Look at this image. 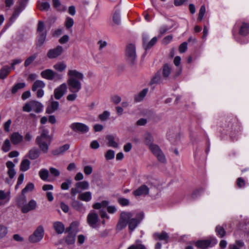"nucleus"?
<instances>
[{"label": "nucleus", "mask_w": 249, "mask_h": 249, "mask_svg": "<svg viewBox=\"0 0 249 249\" xmlns=\"http://www.w3.org/2000/svg\"><path fill=\"white\" fill-rule=\"evenodd\" d=\"M143 217L144 213L142 212H122L120 213L117 229L122 230L128 224L129 230L132 232L140 223Z\"/></svg>", "instance_id": "obj_1"}, {"label": "nucleus", "mask_w": 249, "mask_h": 249, "mask_svg": "<svg viewBox=\"0 0 249 249\" xmlns=\"http://www.w3.org/2000/svg\"><path fill=\"white\" fill-rule=\"evenodd\" d=\"M67 88L71 92H78L82 88L81 81L84 75L76 70L70 69L68 71Z\"/></svg>", "instance_id": "obj_2"}, {"label": "nucleus", "mask_w": 249, "mask_h": 249, "mask_svg": "<svg viewBox=\"0 0 249 249\" xmlns=\"http://www.w3.org/2000/svg\"><path fill=\"white\" fill-rule=\"evenodd\" d=\"M49 131L44 126L40 127V135L36 139V143L39 146L41 150L46 153L48 152L49 145L51 142V137L49 135Z\"/></svg>", "instance_id": "obj_3"}, {"label": "nucleus", "mask_w": 249, "mask_h": 249, "mask_svg": "<svg viewBox=\"0 0 249 249\" xmlns=\"http://www.w3.org/2000/svg\"><path fill=\"white\" fill-rule=\"evenodd\" d=\"M43 106L41 103L35 100L30 101L26 103L22 107V110L26 112L33 111L39 113L42 111Z\"/></svg>", "instance_id": "obj_4"}, {"label": "nucleus", "mask_w": 249, "mask_h": 249, "mask_svg": "<svg viewBox=\"0 0 249 249\" xmlns=\"http://www.w3.org/2000/svg\"><path fill=\"white\" fill-rule=\"evenodd\" d=\"M40 75L42 78L49 80L56 81L62 79V75L58 74L51 69H46L42 71Z\"/></svg>", "instance_id": "obj_5"}, {"label": "nucleus", "mask_w": 249, "mask_h": 249, "mask_svg": "<svg viewBox=\"0 0 249 249\" xmlns=\"http://www.w3.org/2000/svg\"><path fill=\"white\" fill-rule=\"evenodd\" d=\"M44 231L42 226H38L33 233L29 237V241L32 243L40 242L43 238Z\"/></svg>", "instance_id": "obj_6"}, {"label": "nucleus", "mask_w": 249, "mask_h": 249, "mask_svg": "<svg viewBox=\"0 0 249 249\" xmlns=\"http://www.w3.org/2000/svg\"><path fill=\"white\" fill-rule=\"evenodd\" d=\"M89 183L87 181H82L76 182L74 187L71 189V194L74 197L78 193H80L83 190H87L89 188Z\"/></svg>", "instance_id": "obj_7"}, {"label": "nucleus", "mask_w": 249, "mask_h": 249, "mask_svg": "<svg viewBox=\"0 0 249 249\" xmlns=\"http://www.w3.org/2000/svg\"><path fill=\"white\" fill-rule=\"evenodd\" d=\"M150 150L153 155H154L158 160L161 162H165L166 161L165 157L160 149V147L157 145L153 144L149 147Z\"/></svg>", "instance_id": "obj_8"}, {"label": "nucleus", "mask_w": 249, "mask_h": 249, "mask_svg": "<svg viewBox=\"0 0 249 249\" xmlns=\"http://www.w3.org/2000/svg\"><path fill=\"white\" fill-rule=\"evenodd\" d=\"M217 241L214 238H211L206 240H199L196 243V246L203 249L208 247H212L216 244Z\"/></svg>", "instance_id": "obj_9"}, {"label": "nucleus", "mask_w": 249, "mask_h": 249, "mask_svg": "<svg viewBox=\"0 0 249 249\" xmlns=\"http://www.w3.org/2000/svg\"><path fill=\"white\" fill-rule=\"evenodd\" d=\"M71 129L75 132L86 133L89 131V127L81 123H73L70 125Z\"/></svg>", "instance_id": "obj_10"}, {"label": "nucleus", "mask_w": 249, "mask_h": 249, "mask_svg": "<svg viewBox=\"0 0 249 249\" xmlns=\"http://www.w3.org/2000/svg\"><path fill=\"white\" fill-rule=\"evenodd\" d=\"M125 54L128 61L133 63L136 58V48L134 45L129 44L127 45Z\"/></svg>", "instance_id": "obj_11"}, {"label": "nucleus", "mask_w": 249, "mask_h": 249, "mask_svg": "<svg viewBox=\"0 0 249 249\" xmlns=\"http://www.w3.org/2000/svg\"><path fill=\"white\" fill-rule=\"evenodd\" d=\"M99 221L98 215L94 211L89 213L87 216V222L92 228H96L98 226Z\"/></svg>", "instance_id": "obj_12"}, {"label": "nucleus", "mask_w": 249, "mask_h": 249, "mask_svg": "<svg viewBox=\"0 0 249 249\" xmlns=\"http://www.w3.org/2000/svg\"><path fill=\"white\" fill-rule=\"evenodd\" d=\"M67 84L64 83L54 90V97L55 99L59 100L65 94L67 90Z\"/></svg>", "instance_id": "obj_13"}, {"label": "nucleus", "mask_w": 249, "mask_h": 249, "mask_svg": "<svg viewBox=\"0 0 249 249\" xmlns=\"http://www.w3.org/2000/svg\"><path fill=\"white\" fill-rule=\"evenodd\" d=\"M63 52V48L61 46H57L53 49L48 51L47 55L50 59H53L60 56Z\"/></svg>", "instance_id": "obj_14"}, {"label": "nucleus", "mask_w": 249, "mask_h": 249, "mask_svg": "<svg viewBox=\"0 0 249 249\" xmlns=\"http://www.w3.org/2000/svg\"><path fill=\"white\" fill-rule=\"evenodd\" d=\"M37 207V203L34 200L31 199L27 204H25L21 208V212L23 213H26L30 211L34 210Z\"/></svg>", "instance_id": "obj_15"}, {"label": "nucleus", "mask_w": 249, "mask_h": 249, "mask_svg": "<svg viewBox=\"0 0 249 249\" xmlns=\"http://www.w3.org/2000/svg\"><path fill=\"white\" fill-rule=\"evenodd\" d=\"M149 189L145 185H142L133 192V194L135 196H145L149 194Z\"/></svg>", "instance_id": "obj_16"}, {"label": "nucleus", "mask_w": 249, "mask_h": 249, "mask_svg": "<svg viewBox=\"0 0 249 249\" xmlns=\"http://www.w3.org/2000/svg\"><path fill=\"white\" fill-rule=\"evenodd\" d=\"M10 199V192H5L0 190V206L4 205L8 203Z\"/></svg>", "instance_id": "obj_17"}, {"label": "nucleus", "mask_w": 249, "mask_h": 249, "mask_svg": "<svg viewBox=\"0 0 249 249\" xmlns=\"http://www.w3.org/2000/svg\"><path fill=\"white\" fill-rule=\"evenodd\" d=\"M25 6H24V3L22 2V1L19 2V5L17 8L15 9L14 12L13 13L11 18V21L12 22H14L17 18L19 16L20 13L24 9Z\"/></svg>", "instance_id": "obj_18"}, {"label": "nucleus", "mask_w": 249, "mask_h": 249, "mask_svg": "<svg viewBox=\"0 0 249 249\" xmlns=\"http://www.w3.org/2000/svg\"><path fill=\"white\" fill-rule=\"evenodd\" d=\"M10 140L12 143L17 145L21 142L23 139V136L18 132H14L10 135Z\"/></svg>", "instance_id": "obj_19"}, {"label": "nucleus", "mask_w": 249, "mask_h": 249, "mask_svg": "<svg viewBox=\"0 0 249 249\" xmlns=\"http://www.w3.org/2000/svg\"><path fill=\"white\" fill-rule=\"evenodd\" d=\"M163 78L161 76V73L160 71H157L155 74L153 76L150 82V85L152 86L153 85L160 84L162 82Z\"/></svg>", "instance_id": "obj_20"}, {"label": "nucleus", "mask_w": 249, "mask_h": 249, "mask_svg": "<svg viewBox=\"0 0 249 249\" xmlns=\"http://www.w3.org/2000/svg\"><path fill=\"white\" fill-rule=\"evenodd\" d=\"M6 165L8 169L7 171L8 176L11 179H12L14 177L16 173L14 169L15 165L11 161H7L6 163Z\"/></svg>", "instance_id": "obj_21"}, {"label": "nucleus", "mask_w": 249, "mask_h": 249, "mask_svg": "<svg viewBox=\"0 0 249 249\" xmlns=\"http://www.w3.org/2000/svg\"><path fill=\"white\" fill-rule=\"evenodd\" d=\"M106 140L107 141L108 146L114 148L118 147V142L115 141V138L112 135H108L106 136Z\"/></svg>", "instance_id": "obj_22"}, {"label": "nucleus", "mask_w": 249, "mask_h": 249, "mask_svg": "<svg viewBox=\"0 0 249 249\" xmlns=\"http://www.w3.org/2000/svg\"><path fill=\"white\" fill-rule=\"evenodd\" d=\"M71 206L75 210L81 213H84L86 211L83 204L78 200H74L72 202Z\"/></svg>", "instance_id": "obj_23"}, {"label": "nucleus", "mask_w": 249, "mask_h": 249, "mask_svg": "<svg viewBox=\"0 0 249 249\" xmlns=\"http://www.w3.org/2000/svg\"><path fill=\"white\" fill-rule=\"evenodd\" d=\"M78 198L82 201L89 202L92 198V194L89 191L80 193Z\"/></svg>", "instance_id": "obj_24"}, {"label": "nucleus", "mask_w": 249, "mask_h": 249, "mask_svg": "<svg viewBox=\"0 0 249 249\" xmlns=\"http://www.w3.org/2000/svg\"><path fill=\"white\" fill-rule=\"evenodd\" d=\"M237 126V123L235 119H231L229 121L228 124H224L222 127L226 131H232L234 127Z\"/></svg>", "instance_id": "obj_25"}, {"label": "nucleus", "mask_w": 249, "mask_h": 249, "mask_svg": "<svg viewBox=\"0 0 249 249\" xmlns=\"http://www.w3.org/2000/svg\"><path fill=\"white\" fill-rule=\"evenodd\" d=\"M249 32V24L243 22L239 30V34L241 36H247Z\"/></svg>", "instance_id": "obj_26"}, {"label": "nucleus", "mask_w": 249, "mask_h": 249, "mask_svg": "<svg viewBox=\"0 0 249 249\" xmlns=\"http://www.w3.org/2000/svg\"><path fill=\"white\" fill-rule=\"evenodd\" d=\"M47 36V33L38 34L36 41V45L38 47L41 46L45 42Z\"/></svg>", "instance_id": "obj_27"}, {"label": "nucleus", "mask_w": 249, "mask_h": 249, "mask_svg": "<svg viewBox=\"0 0 249 249\" xmlns=\"http://www.w3.org/2000/svg\"><path fill=\"white\" fill-rule=\"evenodd\" d=\"M53 227L56 232L58 234H61L64 231V225L60 222H54L53 224Z\"/></svg>", "instance_id": "obj_28"}, {"label": "nucleus", "mask_w": 249, "mask_h": 249, "mask_svg": "<svg viewBox=\"0 0 249 249\" xmlns=\"http://www.w3.org/2000/svg\"><path fill=\"white\" fill-rule=\"evenodd\" d=\"M45 86V84L43 81L37 80L34 82L32 87V90L35 91L39 89H42Z\"/></svg>", "instance_id": "obj_29"}, {"label": "nucleus", "mask_w": 249, "mask_h": 249, "mask_svg": "<svg viewBox=\"0 0 249 249\" xmlns=\"http://www.w3.org/2000/svg\"><path fill=\"white\" fill-rule=\"evenodd\" d=\"M154 237L160 240L168 242L169 236L165 231H162L161 233H155L154 234Z\"/></svg>", "instance_id": "obj_30"}, {"label": "nucleus", "mask_w": 249, "mask_h": 249, "mask_svg": "<svg viewBox=\"0 0 249 249\" xmlns=\"http://www.w3.org/2000/svg\"><path fill=\"white\" fill-rule=\"evenodd\" d=\"M171 71V67L167 64H165L163 66L162 69V77L164 79H166L170 74Z\"/></svg>", "instance_id": "obj_31"}, {"label": "nucleus", "mask_w": 249, "mask_h": 249, "mask_svg": "<svg viewBox=\"0 0 249 249\" xmlns=\"http://www.w3.org/2000/svg\"><path fill=\"white\" fill-rule=\"evenodd\" d=\"M12 69L7 66L3 67L0 70V79H4Z\"/></svg>", "instance_id": "obj_32"}, {"label": "nucleus", "mask_w": 249, "mask_h": 249, "mask_svg": "<svg viewBox=\"0 0 249 249\" xmlns=\"http://www.w3.org/2000/svg\"><path fill=\"white\" fill-rule=\"evenodd\" d=\"M148 91V89H144L141 92H140L138 94L136 95L135 96V100L136 102H141L142 101L146 96Z\"/></svg>", "instance_id": "obj_33"}, {"label": "nucleus", "mask_w": 249, "mask_h": 249, "mask_svg": "<svg viewBox=\"0 0 249 249\" xmlns=\"http://www.w3.org/2000/svg\"><path fill=\"white\" fill-rule=\"evenodd\" d=\"M69 148L70 145L68 144H65L54 150L53 153L54 155H60L68 150L69 149Z\"/></svg>", "instance_id": "obj_34"}, {"label": "nucleus", "mask_w": 249, "mask_h": 249, "mask_svg": "<svg viewBox=\"0 0 249 249\" xmlns=\"http://www.w3.org/2000/svg\"><path fill=\"white\" fill-rule=\"evenodd\" d=\"M30 165V161L27 159H24L20 163V170L21 171L25 172L29 169Z\"/></svg>", "instance_id": "obj_35"}, {"label": "nucleus", "mask_w": 249, "mask_h": 249, "mask_svg": "<svg viewBox=\"0 0 249 249\" xmlns=\"http://www.w3.org/2000/svg\"><path fill=\"white\" fill-rule=\"evenodd\" d=\"M29 158L31 160H35L37 159L39 155V151L36 148H32L28 153Z\"/></svg>", "instance_id": "obj_36"}, {"label": "nucleus", "mask_w": 249, "mask_h": 249, "mask_svg": "<svg viewBox=\"0 0 249 249\" xmlns=\"http://www.w3.org/2000/svg\"><path fill=\"white\" fill-rule=\"evenodd\" d=\"M59 103L57 101H53L51 105L47 108V112L53 113L58 108Z\"/></svg>", "instance_id": "obj_37"}, {"label": "nucleus", "mask_w": 249, "mask_h": 249, "mask_svg": "<svg viewBox=\"0 0 249 249\" xmlns=\"http://www.w3.org/2000/svg\"><path fill=\"white\" fill-rule=\"evenodd\" d=\"M53 6L55 8L60 12L66 11V8L65 6L61 5L59 0H53Z\"/></svg>", "instance_id": "obj_38"}, {"label": "nucleus", "mask_w": 249, "mask_h": 249, "mask_svg": "<svg viewBox=\"0 0 249 249\" xmlns=\"http://www.w3.org/2000/svg\"><path fill=\"white\" fill-rule=\"evenodd\" d=\"M26 203V197L25 195H23L21 193V195L17 198V205L19 207H20L21 208L23 206L25 205Z\"/></svg>", "instance_id": "obj_39"}, {"label": "nucleus", "mask_w": 249, "mask_h": 249, "mask_svg": "<svg viewBox=\"0 0 249 249\" xmlns=\"http://www.w3.org/2000/svg\"><path fill=\"white\" fill-rule=\"evenodd\" d=\"M153 138L152 136L149 133H147L144 135V143L146 145L150 147L151 145L153 144Z\"/></svg>", "instance_id": "obj_40"}, {"label": "nucleus", "mask_w": 249, "mask_h": 249, "mask_svg": "<svg viewBox=\"0 0 249 249\" xmlns=\"http://www.w3.org/2000/svg\"><path fill=\"white\" fill-rule=\"evenodd\" d=\"M53 68L57 71H62L67 68L66 64L63 62H58L53 65Z\"/></svg>", "instance_id": "obj_41"}, {"label": "nucleus", "mask_w": 249, "mask_h": 249, "mask_svg": "<svg viewBox=\"0 0 249 249\" xmlns=\"http://www.w3.org/2000/svg\"><path fill=\"white\" fill-rule=\"evenodd\" d=\"M109 202L107 200L102 201L101 202H97L94 204L92 206L93 208L95 209H100L101 208H105L107 207Z\"/></svg>", "instance_id": "obj_42"}, {"label": "nucleus", "mask_w": 249, "mask_h": 249, "mask_svg": "<svg viewBox=\"0 0 249 249\" xmlns=\"http://www.w3.org/2000/svg\"><path fill=\"white\" fill-rule=\"evenodd\" d=\"M25 87V83H18L15 84L11 89L12 94H15L18 90L23 89Z\"/></svg>", "instance_id": "obj_43"}, {"label": "nucleus", "mask_w": 249, "mask_h": 249, "mask_svg": "<svg viewBox=\"0 0 249 249\" xmlns=\"http://www.w3.org/2000/svg\"><path fill=\"white\" fill-rule=\"evenodd\" d=\"M127 249H146V248L141 243L140 241L137 240L135 244L131 245Z\"/></svg>", "instance_id": "obj_44"}, {"label": "nucleus", "mask_w": 249, "mask_h": 249, "mask_svg": "<svg viewBox=\"0 0 249 249\" xmlns=\"http://www.w3.org/2000/svg\"><path fill=\"white\" fill-rule=\"evenodd\" d=\"M34 189V185L33 183L29 182L28 183L25 188L22 189L21 191V193L23 195H25V194L32 191Z\"/></svg>", "instance_id": "obj_45"}, {"label": "nucleus", "mask_w": 249, "mask_h": 249, "mask_svg": "<svg viewBox=\"0 0 249 249\" xmlns=\"http://www.w3.org/2000/svg\"><path fill=\"white\" fill-rule=\"evenodd\" d=\"M75 239V234L72 232H70L66 237L65 241L68 244L71 245L74 244Z\"/></svg>", "instance_id": "obj_46"}, {"label": "nucleus", "mask_w": 249, "mask_h": 249, "mask_svg": "<svg viewBox=\"0 0 249 249\" xmlns=\"http://www.w3.org/2000/svg\"><path fill=\"white\" fill-rule=\"evenodd\" d=\"M37 55V54L36 53L28 57L24 62V66L27 67L29 66L36 59Z\"/></svg>", "instance_id": "obj_47"}, {"label": "nucleus", "mask_w": 249, "mask_h": 249, "mask_svg": "<svg viewBox=\"0 0 249 249\" xmlns=\"http://www.w3.org/2000/svg\"><path fill=\"white\" fill-rule=\"evenodd\" d=\"M244 246V243L241 240H236V244H231L229 245V249H240V248Z\"/></svg>", "instance_id": "obj_48"}, {"label": "nucleus", "mask_w": 249, "mask_h": 249, "mask_svg": "<svg viewBox=\"0 0 249 249\" xmlns=\"http://www.w3.org/2000/svg\"><path fill=\"white\" fill-rule=\"evenodd\" d=\"M11 143L8 139H6L2 146V150L4 152H8L11 149Z\"/></svg>", "instance_id": "obj_49"}, {"label": "nucleus", "mask_w": 249, "mask_h": 249, "mask_svg": "<svg viewBox=\"0 0 249 249\" xmlns=\"http://www.w3.org/2000/svg\"><path fill=\"white\" fill-rule=\"evenodd\" d=\"M215 231L216 232V234L220 238L223 237L226 233V231L222 227L219 225L216 226Z\"/></svg>", "instance_id": "obj_50"}, {"label": "nucleus", "mask_w": 249, "mask_h": 249, "mask_svg": "<svg viewBox=\"0 0 249 249\" xmlns=\"http://www.w3.org/2000/svg\"><path fill=\"white\" fill-rule=\"evenodd\" d=\"M40 178L43 180H46L49 175V171L45 169H42L39 172Z\"/></svg>", "instance_id": "obj_51"}, {"label": "nucleus", "mask_w": 249, "mask_h": 249, "mask_svg": "<svg viewBox=\"0 0 249 249\" xmlns=\"http://www.w3.org/2000/svg\"><path fill=\"white\" fill-rule=\"evenodd\" d=\"M73 24L74 21L72 18L69 17H67L66 18L65 21V26L66 29H69L71 28L73 25Z\"/></svg>", "instance_id": "obj_52"}, {"label": "nucleus", "mask_w": 249, "mask_h": 249, "mask_svg": "<svg viewBox=\"0 0 249 249\" xmlns=\"http://www.w3.org/2000/svg\"><path fill=\"white\" fill-rule=\"evenodd\" d=\"M113 21L117 25L121 23L120 13L119 11H116L113 15Z\"/></svg>", "instance_id": "obj_53"}, {"label": "nucleus", "mask_w": 249, "mask_h": 249, "mask_svg": "<svg viewBox=\"0 0 249 249\" xmlns=\"http://www.w3.org/2000/svg\"><path fill=\"white\" fill-rule=\"evenodd\" d=\"M37 32L38 34L42 33H47L46 30H45L44 24L43 21H39L37 25Z\"/></svg>", "instance_id": "obj_54"}, {"label": "nucleus", "mask_w": 249, "mask_h": 249, "mask_svg": "<svg viewBox=\"0 0 249 249\" xmlns=\"http://www.w3.org/2000/svg\"><path fill=\"white\" fill-rule=\"evenodd\" d=\"M105 157L107 160H112L114 158L115 152L112 150H108L106 153Z\"/></svg>", "instance_id": "obj_55"}, {"label": "nucleus", "mask_w": 249, "mask_h": 249, "mask_svg": "<svg viewBox=\"0 0 249 249\" xmlns=\"http://www.w3.org/2000/svg\"><path fill=\"white\" fill-rule=\"evenodd\" d=\"M109 115L110 113L109 111H104L102 114L99 115L98 117L101 121H105L108 118Z\"/></svg>", "instance_id": "obj_56"}, {"label": "nucleus", "mask_w": 249, "mask_h": 249, "mask_svg": "<svg viewBox=\"0 0 249 249\" xmlns=\"http://www.w3.org/2000/svg\"><path fill=\"white\" fill-rule=\"evenodd\" d=\"M79 223L77 221L73 222L69 227V230L71 232H76L78 230Z\"/></svg>", "instance_id": "obj_57"}, {"label": "nucleus", "mask_w": 249, "mask_h": 249, "mask_svg": "<svg viewBox=\"0 0 249 249\" xmlns=\"http://www.w3.org/2000/svg\"><path fill=\"white\" fill-rule=\"evenodd\" d=\"M71 184V180L70 179H67L65 182H64L61 184V188L62 190H67L69 188Z\"/></svg>", "instance_id": "obj_58"}, {"label": "nucleus", "mask_w": 249, "mask_h": 249, "mask_svg": "<svg viewBox=\"0 0 249 249\" xmlns=\"http://www.w3.org/2000/svg\"><path fill=\"white\" fill-rule=\"evenodd\" d=\"M157 41V38L156 37H154L152 38V39L144 47L145 50H147L150 49L153 46H154Z\"/></svg>", "instance_id": "obj_59"}, {"label": "nucleus", "mask_w": 249, "mask_h": 249, "mask_svg": "<svg viewBox=\"0 0 249 249\" xmlns=\"http://www.w3.org/2000/svg\"><path fill=\"white\" fill-rule=\"evenodd\" d=\"M205 12H206L205 6L204 5H202L200 7V10L199 11V14H198V18H197V19L198 20H199V21L202 20V19L203 18L204 15L205 13Z\"/></svg>", "instance_id": "obj_60"}, {"label": "nucleus", "mask_w": 249, "mask_h": 249, "mask_svg": "<svg viewBox=\"0 0 249 249\" xmlns=\"http://www.w3.org/2000/svg\"><path fill=\"white\" fill-rule=\"evenodd\" d=\"M7 233V230L6 227L0 225V239L4 237Z\"/></svg>", "instance_id": "obj_61"}, {"label": "nucleus", "mask_w": 249, "mask_h": 249, "mask_svg": "<svg viewBox=\"0 0 249 249\" xmlns=\"http://www.w3.org/2000/svg\"><path fill=\"white\" fill-rule=\"evenodd\" d=\"M50 7V4L47 2H43L40 4L39 9L41 11H48Z\"/></svg>", "instance_id": "obj_62"}, {"label": "nucleus", "mask_w": 249, "mask_h": 249, "mask_svg": "<svg viewBox=\"0 0 249 249\" xmlns=\"http://www.w3.org/2000/svg\"><path fill=\"white\" fill-rule=\"evenodd\" d=\"M119 203L123 206H127L129 204V201L128 199L125 198H119L118 199Z\"/></svg>", "instance_id": "obj_63"}, {"label": "nucleus", "mask_w": 249, "mask_h": 249, "mask_svg": "<svg viewBox=\"0 0 249 249\" xmlns=\"http://www.w3.org/2000/svg\"><path fill=\"white\" fill-rule=\"evenodd\" d=\"M50 172L52 175L55 177H58L60 174L59 171L58 169L53 167L50 168Z\"/></svg>", "instance_id": "obj_64"}]
</instances>
